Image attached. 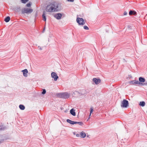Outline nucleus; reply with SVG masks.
Listing matches in <instances>:
<instances>
[{"instance_id": "3", "label": "nucleus", "mask_w": 147, "mask_h": 147, "mask_svg": "<svg viewBox=\"0 0 147 147\" xmlns=\"http://www.w3.org/2000/svg\"><path fill=\"white\" fill-rule=\"evenodd\" d=\"M128 105V101L125 99H123L121 102V106L122 108H127Z\"/></svg>"}, {"instance_id": "37", "label": "nucleus", "mask_w": 147, "mask_h": 147, "mask_svg": "<svg viewBox=\"0 0 147 147\" xmlns=\"http://www.w3.org/2000/svg\"><path fill=\"white\" fill-rule=\"evenodd\" d=\"M142 39L141 40V41L142 42Z\"/></svg>"}, {"instance_id": "26", "label": "nucleus", "mask_w": 147, "mask_h": 147, "mask_svg": "<svg viewBox=\"0 0 147 147\" xmlns=\"http://www.w3.org/2000/svg\"><path fill=\"white\" fill-rule=\"evenodd\" d=\"M93 111V109L92 108H90V116L91 113Z\"/></svg>"}, {"instance_id": "23", "label": "nucleus", "mask_w": 147, "mask_h": 147, "mask_svg": "<svg viewBox=\"0 0 147 147\" xmlns=\"http://www.w3.org/2000/svg\"><path fill=\"white\" fill-rule=\"evenodd\" d=\"M46 90L45 89L42 90V94H44L46 93Z\"/></svg>"}, {"instance_id": "14", "label": "nucleus", "mask_w": 147, "mask_h": 147, "mask_svg": "<svg viewBox=\"0 0 147 147\" xmlns=\"http://www.w3.org/2000/svg\"><path fill=\"white\" fill-rule=\"evenodd\" d=\"M139 82L140 83L144 82L145 81V79L143 77H140L139 78Z\"/></svg>"}, {"instance_id": "10", "label": "nucleus", "mask_w": 147, "mask_h": 147, "mask_svg": "<svg viewBox=\"0 0 147 147\" xmlns=\"http://www.w3.org/2000/svg\"><path fill=\"white\" fill-rule=\"evenodd\" d=\"M54 16L57 19L59 20L62 17V15L60 13H58L55 14Z\"/></svg>"}, {"instance_id": "31", "label": "nucleus", "mask_w": 147, "mask_h": 147, "mask_svg": "<svg viewBox=\"0 0 147 147\" xmlns=\"http://www.w3.org/2000/svg\"><path fill=\"white\" fill-rule=\"evenodd\" d=\"M38 47L39 48L40 50H42V49L41 48L40 46H38Z\"/></svg>"}, {"instance_id": "29", "label": "nucleus", "mask_w": 147, "mask_h": 147, "mask_svg": "<svg viewBox=\"0 0 147 147\" xmlns=\"http://www.w3.org/2000/svg\"><path fill=\"white\" fill-rule=\"evenodd\" d=\"M127 14V13L126 11H125L123 15H126Z\"/></svg>"}, {"instance_id": "19", "label": "nucleus", "mask_w": 147, "mask_h": 147, "mask_svg": "<svg viewBox=\"0 0 147 147\" xmlns=\"http://www.w3.org/2000/svg\"><path fill=\"white\" fill-rule=\"evenodd\" d=\"M139 105L142 107H144L145 105V102L144 101H141L140 102Z\"/></svg>"}, {"instance_id": "27", "label": "nucleus", "mask_w": 147, "mask_h": 147, "mask_svg": "<svg viewBox=\"0 0 147 147\" xmlns=\"http://www.w3.org/2000/svg\"><path fill=\"white\" fill-rule=\"evenodd\" d=\"M31 6V3H29L26 4V6L27 7H30Z\"/></svg>"}, {"instance_id": "20", "label": "nucleus", "mask_w": 147, "mask_h": 147, "mask_svg": "<svg viewBox=\"0 0 147 147\" xmlns=\"http://www.w3.org/2000/svg\"><path fill=\"white\" fill-rule=\"evenodd\" d=\"M10 20V17L9 16H7L4 20V21L6 22H9Z\"/></svg>"}, {"instance_id": "34", "label": "nucleus", "mask_w": 147, "mask_h": 147, "mask_svg": "<svg viewBox=\"0 0 147 147\" xmlns=\"http://www.w3.org/2000/svg\"><path fill=\"white\" fill-rule=\"evenodd\" d=\"M67 112V110H65V113H66Z\"/></svg>"}, {"instance_id": "1", "label": "nucleus", "mask_w": 147, "mask_h": 147, "mask_svg": "<svg viewBox=\"0 0 147 147\" xmlns=\"http://www.w3.org/2000/svg\"><path fill=\"white\" fill-rule=\"evenodd\" d=\"M58 7L57 5L55 2H53L50 3L47 6L46 10L47 12H52L57 11Z\"/></svg>"}, {"instance_id": "9", "label": "nucleus", "mask_w": 147, "mask_h": 147, "mask_svg": "<svg viewBox=\"0 0 147 147\" xmlns=\"http://www.w3.org/2000/svg\"><path fill=\"white\" fill-rule=\"evenodd\" d=\"M22 71L23 72L24 76L25 77H26L28 76L27 73L28 71L27 69H25L22 70Z\"/></svg>"}, {"instance_id": "24", "label": "nucleus", "mask_w": 147, "mask_h": 147, "mask_svg": "<svg viewBox=\"0 0 147 147\" xmlns=\"http://www.w3.org/2000/svg\"><path fill=\"white\" fill-rule=\"evenodd\" d=\"M73 93L75 94H80V92H77V91H75Z\"/></svg>"}, {"instance_id": "6", "label": "nucleus", "mask_w": 147, "mask_h": 147, "mask_svg": "<svg viewBox=\"0 0 147 147\" xmlns=\"http://www.w3.org/2000/svg\"><path fill=\"white\" fill-rule=\"evenodd\" d=\"M129 84L131 85H135L136 84H142V83H140L138 80H135L130 81L129 82Z\"/></svg>"}, {"instance_id": "30", "label": "nucleus", "mask_w": 147, "mask_h": 147, "mask_svg": "<svg viewBox=\"0 0 147 147\" xmlns=\"http://www.w3.org/2000/svg\"><path fill=\"white\" fill-rule=\"evenodd\" d=\"M80 136V135L79 134H76V136L77 137H79Z\"/></svg>"}, {"instance_id": "36", "label": "nucleus", "mask_w": 147, "mask_h": 147, "mask_svg": "<svg viewBox=\"0 0 147 147\" xmlns=\"http://www.w3.org/2000/svg\"><path fill=\"white\" fill-rule=\"evenodd\" d=\"M73 134H74V135H75V132H74Z\"/></svg>"}, {"instance_id": "5", "label": "nucleus", "mask_w": 147, "mask_h": 147, "mask_svg": "<svg viewBox=\"0 0 147 147\" xmlns=\"http://www.w3.org/2000/svg\"><path fill=\"white\" fill-rule=\"evenodd\" d=\"M33 11V10L31 9L25 8L22 9V13H31Z\"/></svg>"}, {"instance_id": "12", "label": "nucleus", "mask_w": 147, "mask_h": 147, "mask_svg": "<svg viewBox=\"0 0 147 147\" xmlns=\"http://www.w3.org/2000/svg\"><path fill=\"white\" fill-rule=\"evenodd\" d=\"M136 12L134 11L130 10L129 12V14L130 16L136 15Z\"/></svg>"}, {"instance_id": "18", "label": "nucleus", "mask_w": 147, "mask_h": 147, "mask_svg": "<svg viewBox=\"0 0 147 147\" xmlns=\"http://www.w3.org/2000/svg\"><path fill=\"white\" fill-rule=\"evenodd\" d=\"M20 109L22 110H24L25 109V106L22 105H20L19 106Z\"/></svg>"}, {"instance_id": "8", "label": "nucleus", "mask_w": 147, "mask_h": 147, "mask_svg": "<svg viewBox=\"0 0 147 147\" xmlns=\"http://www.w3.org/2000/svg\"><path fill=\"white\" fill-rule=\"evenodd\" d=\"M92 81L96 84H98L101 82V80L100 79L96 78H93L92 79Z\"/></svg>"}, {"instance_id": "2", "label": "nucleus", "mask_w": 147, "mask_h": 147, "mask_svg": "<svg viewBox=\"0 0 147 147\" xmlns=\"http://www.w3.org/2000/svg\"><path fill=\"white\" fill-rule=\"evenodd\" d=\"M59 96L65 99L69 98L70 96V94L67 92L60 93L58 94Z\"/></svg>"}, {"instance_id": "13", "label": "nucleus", "mask_w": 147, "mask_h": 147, "mask_svg": "<svg viewBox=\"0 0 147 147\" xmlns=\"http://www.w3.org/2000/svg\"><path fill=\"white\" fill-rule=\"evenodd\" d=\"M66 121L68 123H69L71 125H74L75 124V121H72L69 119H67L66 120Z\"/></svg>"}, {"instance_id": "15", "label": "nucleus", "mask_w": 147, "mask_h": 147, "mask_svg": "<svg viewBox=\"0 0 147 147\" xmlns=\"http://www.w3.org/2000/svg\"><path fill=\"white\" fill-rule=\"evenodd\" d=\"M80 136L82 138H84L86 137V135L83 131L81 132L80 133Z\"/></svg>"}, {"instance_id": "33", "label": "nucleus", "mask_w": 147, "mask_h": 147, "mask_svg": "<svg viewBox=\"0 0 147 147\" xmlns=\"http://www.w3.org/2000/svg\"><path fill=\"white\" fill-rule=\"evenodd\" d=\"M17 10H20V7H17Z\"/></svg>"}, {"instance_id": "35", "label": "nucleus", "mask_w": 147, "mask_h": 147, "mask_svg": "<svg viewBox=\"0 0 147 147\" xmlns=\"http://www.w3.org/2000/svg\"><path fill=\"white\" fill-rule=\"evenodd\" d=\"M61 110H62V109H63V108H62V107H61Z\"/></svg>"}, {"instance_id": "16", "label": "nucleus", "mask_w": 147, "mask_h": 147, "mask_svg": "<svg viewBox=\"0 0 147 147\" xmlns=\"http://www.w3.org/2000/svg\"><path fill=\"white\" fill-rule=\"evenodd\" d=\"M7 129V127L3 125H0V130H5Z\"/></svg>"}, {"instance_id": "32", "label": "nucleus", "mask_w": 147, "mask_h": 147, "mask_svg": "<svg viewBox=\"0 0 147 147\" xmlns=\"http://www.w3.org/2000/svg\"><path fill=\"white\" fill-rule=\"evenodd\" d=\"M68 1L73 2L74 1V0H67Z\"/></svg>"}, {"instance_id": "11", "label": "nucleus", "mask_w": 147, "mask_h": 147, "mask_svg": "<svg viewBox=\"0 0 147 147\" xmlns=\"http://www.w3.org/2000/svg\"><path fill=\"white\" fill-rule=\"evenodd\" d=\"M70 114L74 116H75L76 115L75 110L74 109H71L70 111Z\"/></svg>"}, {"instance_id": "28", "label": "nucleus", "mask_w": 147, "mask_h": 147, "mask_svg": "<svg viewBox=\"0 0 147 147\" xmlns=\"http://www.w3.org/2000/svg\"><path fill=\"white\" fill-rule=\"evenodd\" d=\"M143 85L147 86V82L144 83L143 84H141Z\"/></svg>"}, {"instance_id": "22", "label": "nucleus", "mask_w": 147, "mask_h": 147, "mask_svg": "<svg viewBox=\"0 0 147 147\" xmlns=\"http://www.w3.org/2000/svg\"><path fill=\"white\" fill-rule=\"evenodd\" d=\"M29 0H21L22 3H25L27 2Z\"/></svg>"}, {"instance_id": "21", "label": "nucleus", "mask_w": 147, "mask_h": 147, "mask_svg": "<svg viewBox=\"0 0 147 147\" xmlns=\"http://www.w3.org/2000/svg\"><path fill=\"white\" fill-rule=\"evenodd\" d=\"M78 124L79 125L82 126L84 123L82 122H76L75 121V124Z\"/></svg>"}, {"instance_id": "25", "label": "nucleus", "mask_w": 147, "mask_h": 147, "mask_svg": "<svg viewBox=\"0 0 147 147\" xmlns=\"http://www.w3.org/2000/svg\"><path fill=\"white\" fill-rule=\"evenodd\" d=\"M84 28L85 30H88L89 29L86 26H84Z\"/></svg>"}, {"instance_id": "4", "label": "nucleus", "mask_w": 147, "mask_h": 147, "mask_svg": "<svg viewBox=\"0 0 147 147\" xmlns=\"http://www.w3.org/2000/svg\"><path fill=\"white\" fill-rule=\"evenodd\" d=\"M76 21L80 25H84L85 23V21H84L83 18L79 17H78L77 18Z\"/></svg>"}, {"instance_id": "7", "label": "nucleus", "mask_w": 147, "mask_h": 147, "mask_svg": "<svg viewBox=\"0 0 147 147\" xmlns=\"http://www.w3.org/2000/svg\"><path fill=\"white\" fill-rule=\"evenodd\" d=\"M51 76L54 79V80L55 81H57L59 78L58 76L55 72H52L51 73Z\"/></svg>"}, {"instance_id": "17", "label": "nucleus", "mask_w": 147, "mask_h": 147, "mask_svg": "<svg viewBox=\"0 0 147 147\" xmlns=\"http://www.w3.org/2000/svg\"><path fill=\"white\" fill-rule=\"evenodd\" d=\"M45 15V11H44L43 12V14L42 15V17L43 18V20L44 21H46V18Z\"/></svg>"}]
</instances>
